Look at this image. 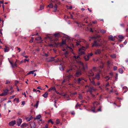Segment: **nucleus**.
<instances>
[{"instance_id": "f257e3e1", "label": "nucleus", "mask_w": 128, "mask_h": 128, "mask_svg": "<svg viewBox=\"0 0 128 128\" xmlns=\"http://www.w3.org/2000/svg\"><path fill=\"white\" fill-rule=\"evenodd\" d=\"M77 64L78 65L77 68L80 70L84 71L88 69V65L86 64H84L82 62L79 61L77 62Z\"/></svg>"}, {"instance_id": "f03ea898", "label": "nucleus", "mask_w": 128, "mask_h": 128, "mask_svg": "<svg viewBox=\"0 0 128 128\" xmlns=\"http://www.w3.org/2000/svg\"><path fill=\"white\" fill-rule=\"evenodd\" d=\"M86 88L88 87L89 89L87 90V92H90V93L92 95V97H94L95 96L93 94H92V91H95L96 90V89L92 87H90V86H88V85H86L85 86Z\"/></svg>"}, {"instance_id": "7ed1b4c3", "label": "nucleus", "mask_w": 128, "mask_h": 128, "mask_svg": "<svg viewBox=\"0 0 128 128\" xmlns=\"http://www.w3.org/2000/svg\"><path fill=\"white\" fill-rule=\"evenodd\" d=\"M86 49V48L84 46H82L79 49V54L80 55H82L84 54L85 53L84 51Z\"/></svg>"}, {"instance_id": "20e7f679", "label": "nucleus", "mask_w": 128, "mask_h": 128, "mask_svg": "<svg viewBox=\"0 0 128 128\" xmlns=\"http://www.w3.org/2000/svg\"><path fill=\"white\" fill-rule=\"evenodd\" d=\"M9 91L8 90L7 88L6 90H4L3 92L0 94V95H1V96H4L7 95L8 94Z\"/></svg>"}, {"instance_id": "39448f33", "label": "nucleus", "mask_w": 128, "mask_h": 128, "mask_svg": "<svg viewBox=\"0 0 128 128\" xmlns=\"http://www.w3.org/2000/svg\"><path fill=\"white\" fill-rule=\"evenodd\" d=\"M66 44V40H62V43H55L56 46H57L59 45L60 46H62L64 44Z\"/></svg>"}, {"instance_id": "423d86ee", "label": "nucleus", "mask_w": 128, "mask_h": 128, "mask_svg": "<svg viewBox=\"0 0 128 128\" xmlns=\"http://www.w3.org/2000/svg\"><path fill=\"white\" fill-rule=\"evenodd\" d=\"M93 104L94 105L93 108L94 109H93L92 110V111L95 112L94 110L96 108V106H97L99 104L96 101L95 102L93 103Z\"/></svg>"}, {"instance_id": "0eeeda50", "label": "nucleus", "mask_w": 128, "mask_h": 128, "mask_svg": "<svg viewBox=\"0 0 128 128\" xmlns=\"http://www.w3.org/2000/svg\"><path fill=\"white\" fill-rule=\"evenodd\" d=\"M16 123L15 120H12L9 122V124L10 126H13Z\"/></svg>"}, {"instance_id": "6e6552de", "label": "nucleus", "mask_w": 128, "mask_h": 128, "mask_svg": "<svg viewBox=\"0 0 128 128\" xmlns=\"http://www.w3.org/2000/svg\"><path fill=\"white\" fill-rule=\"evenodd\" d=\"M54 57H51L47 58L46 60V61L48 62H50L53 61L54 59Z\"/></svg>"}, {"instance_id": "1a4fd4ad", "label": "nucleus", "mask_w": 128, "mask_h": 128, "mask_svg": "<svg viewBox=\"0 0 128 128\" xmlns=\"http://www.w3.org/2000/svg\"><path fill=\"white\" fill-rule=\"evenodd\" d=\"M22 122V119L21 118H19L17 120V122L18 125V126H19L20 125L21 123Z\"/></svg>"}, {"instance_id": "9d476101", "label": "nucleus", "mask_w": 128, "mask_h": 128, "mask_svg": "<svg viewBox=\"0 0 128 128\" xmlns=\"http://www.w3.org/2000/svg\"><path fill=\"white\" fill-rule=\"evenodd\" d=\"M88 74L89 76H93L94 75V73L91 70H90L88 72Z\"/></svg>"}, {"instance_id": "9b49d317", "label": "nucleus", "mask_w": 128, "mask_h": 128, "mask_svg": "<svg viewBox=\"0 0 128 128\" xmlns=\"http://www.w3.org/2000/svg\"><path fill=\"white\" fill-rule=\"evenodd\" d=\"M102 50H101L98 49L96 50V51L95 52V54H100L101 53Z\"/></svg>"}, {"instance_id": "f8f14e48", "label": "nucleus", "mask_w": 128, "mask_h": 128, "mask_svg": "<svg viewBox=\"0 0 128 128\" xmlns=\"http://www.w3.org/2000/svg\"><path fill=\"white\" fill-rule=\"evenodd\" d=\"M9 61L12 68H14V66H15L16 67L17 66V65L16 63H15L14 64H13V63L12 62H10V60H9Z\"/></svg>"}, {"instance_id": "ddd939ff", "label": "nucleus", "mask_w": 128, "mask_h": 128, "mask_svg": "<svg viewBox=\"0 0 128 128\" xmlns=\"http://www.w3.org/2000/svg\"><path fill=\"white\" fill-rule=\"evenodd\" d=\"M100 45L98 43H97L96 41H94V43L92 44V46L93 47L94 46H99Z\"/></svg>"}, {"instance_id": "4468645a", "label": "nucleus", "mask_w": 128, "mask_h": 128, "mask_svg": "<svg viewBox=\"0 0 128 128\" xmlns=\"http://www.w3.org/2000/svg\"><path fill=\"white\" fill-rule=\"evenodd\" d=\"M90 57H89V55L88 54L87 56H86L84 57V58L85 60H89Z\"/></svg>"}, {"instance_id": "2eb2a0df", "label": "nucleus", "mask_w": 128, "mask_h": 128, "mask_svg": "<svg viewBox=\"0 0 128 128\" xmlns=\"http://www.w3.org/2000/svg\"><path fill=\"white\" fill-rule=\"evenodd\" d=\"M100 75L99 74H96L95 76V78L98 80H99L100 79Z\"/></svg>"}, {"instance_id": "dca6fc26", "label": "nucleus", "mask_w": 128, "mask_h": 128, "mask_svg": "<svg viewBox=\"0 0 128 128\" xmlns=\"http://www.w3.org/2000/svg\"><path fill=\"white\" fill-rule=\"evenodd\" d=\"M84 80V79L82 78H78V83L79 84H81L82 82V80Z\"/></svg>"}, {"instance_id": "f3484780", "label": "nucleus", "mask_w": 128, "mask_h": 128, "mask_svg": "<svg viewBox=\"0 0 128 128\" xmlns=\"http://www.w3.org/2000/svg\"><path fill=\"white\" fill-rule=\"evenodd\" d=\"M48 93L47 92H46L42 96L44 98H46L47 97L48 95Z\"/></svg>"}, {"instance_id": "a211bd4d", "label": "nucleus", "mask_w": 128, "mask_h": 128, "mask_svg": "<svg viewBox=\"0 0 128 128\" xmlns=\"http://www.w3.org/2000/svg\"><path fill=\"white\" fill-rule=\"evenodd\" d=\"M56 90V88L54 87H52L49 89L48 91L50 92L51 90Z\"/></svg>"}, {"instance_id": "6ab92c4d", "label": "nucleus", "mask_w": 128, "mask_h": 128, "mask_svg": "<svg viewBox=\"0 0 128 128\" xmlns=\"http://www.w3.org/2000/svg\"><path fill=\"white\" fill-rule=\"evenodd\" d=\"M109 38L112 41L114 40V38L112 35H110L109 36Z\"/></svg>"}, {"instance_id": "aec40b11", "label": "nucleus", "mask_w": 128, "mask_h": 128, "mask_svg": "<svg viewBox=\"0 0 128 128\" xmlns=\"http://www.w3.org/2000/svg\"><path fill=\"white\" fill-rule=\"evenodd\" d=\"M81 74V73L80 72L78 71L76 73V76H78Z\"/></svg>"}, {"instance_id": "412c9836", "label": "nucleus", "mask_w": 128, "mask_h": 128, "mask_svg": "<svg viewBox=\"0 0 128 128\" xmlns=\"http://www.w3.org/2000/svg\"><path fill=\"white\" fill-rule=\"evenodd\" d=\"M54 36L56 37H59L60 36V34L59 33L55 34H54Z\"/></svg>"}, {"instance_id": "4be33fe9", "label": "nucleus", "mask_w": 128, "mask_h": 128, "mask_svg": "<svg viewBox=\"0 0 128 128\" xmlns=\"http://www.w3.org/2000/svg\"><path fill=\"white\" fill-rule=\"evenodd\" d=\"M32 118H33L32 117V116H31L29 117H27L26 118V119L28 121H30V120H31Z\"/></svg>"}, {"instance_id": "5701e85b", "label": "nucleus", "mask_w": 128, "mask_h": 128, "mask_svg": "<svg viewBox=\"0 0 128 128\" xmlns=\"http://www.w3.org/2000/svg\"><path fill=\"white\" fill-rule=\"evenodd\" d=\"M58 7L57 5L56 4H55V5L54 6V11L55 12L57 10V8Z\"/></svg>"}, {"instance_id": "b1692460", "label": "nucleus", "mask_w": 128, "mask_h": 128, "mask_svg": "<svg viewBox=\"0 0 128 128\" xmlns=\"http://www.w3.org/2000/svg\"><path fill=\"white\" fill-rule=\"evenodd\" d=\"M4 52H8L9 50V48H8L6 46V48L4 49Z\"/></svg>"}, {"instance_id": "393cba45", "label": "nucleus", "mask_w": 128, "mask_h": 128, "mask_svg": "<svg viewBox=\"0 0 128 128\" xmlns=\"http://www.w3.org/2000/svg\"><path fill=\"white\" fill-rule=\"evenodd\" d=\"M41 117V116L40 115H38L36 116L35 119H40Z\"/></svg>"}, {"instance_id": "a878e982", "label": "nucleus", "mask_w": 128, "mask_h": 128, "mask_svg": "<svg viewBox=\"0 0 128 128\" xmlns=\"http://www.w3.org/2000/svg\"><path fill=\"white\" fill-rule=\"evenodd\" d=\"M52 36H49L47 35L46 37L45 38L46 39L47 38H48L50 39V40H52Z\"/></svg>"}, {"instance_id": "bb28decb", "label": "nucleus", "mask_w": 128, "mask_h": 128, "mask_svg": "<svg viewBox=\"0 0 128 128\" xmlns=\"http://www.w3.org/2000/svg\"><path fill=\"white\" fill-rule=\"evenodd\" d=\"M118 71L119 72L120 74H122L124 72V71L121 68H120L118 70Z\"/></svg>"}, {"instance_id": "cd10ccee", "label": "nucleus", "mask_w": 128, "mask_h": 128, "mask_svg": "<svg viewBox=\"0 0 128 128\" xmlns=\"http://www.w3.org/2000/svg\"><path fill=\"white\" fill-rule=\"evenodd\" d=\"M48 6L50 8H52L53 7V5L51 3L48 5Z\"/></svg>"}, {"instance_id": "c85d7f7f", "label": "nucleus", "mask_w": 128, "mask_h": 128, "mask_svg": "<svg viewBox=\"0 0 128 128\" xmlns=\"http://www.w3.org/2000/svg\"><path fill=\"white\" fill-rule=\"evenodd\" d=\"M44 8V6L43 4L41 5L40 6V10H42Z\"/></svg>"}, {"instance_id": "c756f323", "label": "nucleus", "mask_w": 128, "mask_h": 128, "mask_svg": "<svg viewBox=\"0 0 128 128\" xmlns=\"http://www.w3.org/2000/svg\"><path fill=\"white\" fill-rule=\"evenodd\" d=\"M72 75L70 74L69 75L67 76V79L69 80L70 78H72Z\"/></svg>"}, {"instance_id": "7c9ffc66", "label": "nucleus", "mask_w": 128, "mask_h": 128, "mask_svg": "<svg viewBox=\"0 0 128 128\" xmlns=\"http://www.w3.org/2000/svg\"><path fill=\"white\" fill-rule=\"evenodd\" d=\"M100 32L104 34L105 33L106 31L104 30H100Z\"/></svg>"}, {"instance_id": "2f4dec72", "label": "nucleus", "mask_w": 128, "mask_h": 128, "mask_svg": "<svg viewBox=\"0 0 128 128\" xmlns=\"http://www.w3.org/2000/svg\"><path fill=\"white\" fill-rule=\"evenodd\" d=\"M110 56L112 58H115L116 57V55L115 54L111 55H110Z\"/></svg>"}, {"instance_id": "473e14b6", "label": "nucleus", "mask_w": 128, "mask_h": 128, "mask_svg": "<svg viewBox=\"0 0 128 128\" xmlns=\"http://www.w3.org/2000/svg\"><path fill=\"white\" fill-rule=\"evenodd\" d=\"M118 37L120 39H122L124 38V36L121 35H119Z\"/></svg>"}, {"instance_id": "72a5a7b5", "label": "nucleus", "mask_w": 128, "mask_h": 128, "mask_svg": "<svg viewBox=\"0 0 128 128\" xmlns=\"http://www.w3.org/2000/svg\"><path fill=\"white\" fill-rule=\"evenodd\" d=\"M48 122H51V124H53L54 123V122L52 121L51 119H50L48 120Z\"/></svg>"}, {"instance_id": "f704fd0d", "label": "nucleus", "mask_w": 128, "mask_h": 128, "mask_svg": "<svg viewBox=\"0 0 128 128\" xmlns=\"http://www.w3.org/2000/svg\"><path fill=\"white\" fill-rule=\"evenodd\" d=\"M108 78V79L106 80V81H107L110 79V77H109L108 76H106L105 77V78L106 79Z\"/></svg>"}, {"instance_id": "c9c22d12", "label": "nucleus", "mask_w": 128, "mask_h": 128, "mask_svg": "<svg viewBox=\"0 0 128 128\" xmlns=\"http://www.w3.org/2000/svg\"><path fill=\"white\" fill-rule=\"evenodd\" d=\"M91 82L94 85L96 86V84H95V82L94 81V80H93L92 81H91Z\"/></svg>"}, {"instance_id": "e433bc0d", "label": "nucleus", "mask_w": 128, "mask_h": 128, "mask_svg": "<svg viewBox=\"0 0 128 128\" xmlns=\"http://www.w3.org/2000/svg\"><path fill=\"white\" fill-rule=\"evenodd\" d=\"M41 39V38L40 37H38L37 38H36V40H40Z\"/></svg>"}, {"instance_id": "4c0bfd02", "label": "nucleus", "mask_w": 128, "mask_h": 128, "mask_svg": "<svg viewBox=\"0 0 128 128\" xmlns=\"http://www.w3.org/2000/svg\"><path fill=\"white\" fill-rule=\"evenodd\" d=\"M79 56H73V58L75 59H77V58H79Z\"/></svg>"}, {"instance_id": "58836bf2", "label": "nucleus", "mask_w": 128, "mask_h": 128, "mask_svg": "<svg viewBox=\"0 0 128 128\" xmlns=\"http://www.w3.org/2000/svg\"><path fill=\"white\" fill-rule=\"evenodd\" d=\"M56 124H58L60 123V121L58 119H57L56 122Z\"/></svg>"}, {"instance_id": "ea45409f", "label": "nucleus", "mask_w": 128, "mask_h": 128, "mask_svg": "<svg viewBox=\"0 0 128 128\" xmlns=\"http://www.w3.org/2000/svg\"><path fill=\"white\" fill-rule=\"evenodd\" d=\"M10 83V81L9 80H6V84H8L9 83Z\"/></svg>"}, {"instance_id": "a19ab883", "label": "nucleus", "mask_w": 128, "mask_h": 128, "mask_svg": "<svg viewBox=\"0 0 128 128\" xmlns=\"http://www.w3.org/2000/svg\"><path fill=\"white\" fill-rule=\"evenodd\" d=\"M72 70V68H70L68 70H66V72H68Z\"/></svg>"}, {"instance_id": "79ce46f5", "label": "nucleus", "mask_w": 128, "mask_h": 128, "mask_svg": "<svg viewBox=\"0 0 128 128\" xmlns=\"http://www.w3.org/2000/svg\"><path fill=\"white\" fill-rule=\"evenodd\" d=\"M80 42V41H78V40H77L76 42V45H78L80 44L79 42Z\"/></svg>"}, {"instance_id": "37998d69", "label": "nucleus", "mask_w": 128, "mask_h": 128, "mask_svg": "<svg viewBox=\"0 0 128 128\" xmlns=\"http://www.w3.org/2000/svg\"><path fill=\"white\" fill-rule=\"evenodd\" d=\"M67 7V8L68 9H71L72 8V6H70V7H68V6H66Z\"/></svg>"}, {"instance_id": "c03bdc74", "label": "nucleus", "mask_w": 128, "mask_h": 128, "mask_svg": "<svg viewBox=\"0 0 128 128\" xmlns=\"http://www.w3.org/2000/svg\"><path fill=\"white\" fill-rule=\"evenodd\" d=\"M79 98L80 100H82V96L81 95L79 94Z\"/></svg>"}, {"instance_id": "a18cd8bd", "label": "nucleus", "mask_w": 128, "mask_h": 128, "mask_svg": "<svg viewBox=\"0 0 128 128\" xmlns=\"http://www.w3.org/2000/svg\"><path fill=\"white\" fill-rule=\"evenodd\" d=\"M32 125L30 124V126L31 128H35V125H33V126H32Z\"/></svg>"}, {"instance_id": "49530a36", "label": "nucleus", "mask_w": 128, "mask_h": 128, "mask_svg": "<svg viewBox=\"0 0 128 128\" xmlns=\"http://www.w3.org/2000/svg\"><path fill=\"white\" fill-rule=\"evenodd\" d=\"M101 108H102V107L101 106H100L99 107V108L98 110V111H101Z\"/></svg>"}, {"instance_id": "de8ad7c7", "label": "nucleus", "mask_w": 128, "mask_h": 128, "mask_svg": "<svg viewBox=\"0 0 128 128\" xmlns=\"http://www.w3.org/2000/svg\"><path fill=\"white\" fill-rule=\"evenodd\" d=\"M80 105L79 104H78V103L77 104L76 106V108H77L78 106H80Z\"/></svg>"}, {"instance_id": "09e8293b", "label": "nucleus", "mask_w": 128, "mask_h": 128, "mask_svg": "<svg viewBox=\"0 0 128 128\" xmlns=\"http://www.w3.org/2000/svg\"><path fill=\"white\" fill-rule=\"evenodd\" d=\"M96 68L95 67H93V69L95 71H96Z\"/></svg>"}, {"instance_id": "8fccbe9b", "label": "nucleus", "mask_w": 128, "mask_h": 128, "mask_svg": "<svg viewBox=\"0 0 128 128\" xmlns=\"http://www.w3.org/2000/svg\"><path fill=\"white\" fill-rule=\"evenodd\" d=\"M60 70H62L63 69V68L62 67V66L61 65V64H60Z\"/></svg>"}, {"instance_id": "3c124183", "label": "nucleus", "mask_w": 128, "mask_h": 128, "mask_svg": "<svg viewBox=\"0 0 128 128\" xmlns=\"http://www.w3.org/2000/svg\"><path fill=\"white\" fill-rule=\"evenodd\" d=\"M48 128V124H46L45 126V127H44L43 128Z\"/></svg>"}, {"instance_id": "603ef678", "label": "nucleus", "mask_w": 128, "mask_h": 128, "mask_svg": "<svg viewBox=\"0 0 128 128\" xmlns=\"http://www.w3.org/2000/svg\"><path fill=\"white\" fill-rule=\"evenodd\" d=\"M35 70H33L32 71H30V72L31 74H34V72H35Z\"/></svg>"}, {"instance_id": "864d4df0", "label": "nucleus", "mask_w": 128, "mask_h": 128, "mask_svg": "<svg viewBox=\"0 0 128 128\" xmlns=\"http://www.w3.org/2000/svg\"><path fill=\"white\" fill-rule=\"evenodd\" d=\"M88 54L89 55V57H90V56H91L93 54L92 53H91L90 54Z\"/></svg>"}, {"instance_id": "5fc2aeb1", "label": "nucleus", "mask_w": 128, "mask_h": 128, "mask_svg": "<svg viewBox=\"0 0 128 128\" xmlns=\"http://www.w3.org/2000/svg\"><path fill=\"white\" fill-rule=\"evenodd\" d=\"M22 55L24 57L26 58H27L28 57V56H24V55H23V54H22Z\"/></svg>"}, {"instance_id": "6e6d98bb", "label": "nucleus", "mask_w": 128, "mask_h": 128, "mask_svg": "<svg viewBox=\"0 0 128 128\" xmlns=\"http://www.w3.org/2000/svg\"><path fill=\"white\" fill-rule=\"evenodd\" d=\"M114 70H116L117 69V67H116V66H114Z\"/></svg>"}, {"instance_id": "4d7b16f0", "label": "nucleus", "mask_w": 128, "mask_h": 128, "mask_svg": "<svg viewBox=\"0 0 128 128\" xmlns=\"http://www.w3.org/2000/svg\"><path fill=\"white\" fill-rule=\"evenodd\" d=\"M26 61H27L28 62H29V60H27L26 59H25L24 60V62H25Z\"/></svg>"}, {"instance_id": "13d9d810", "label": "nucleus", "mask_w": 128, "mask_h": 128, "mask_svg": "<svg viewBox=\"0 0 128 128\" xmlns=\"http://www.w3.org/2000/svg\"><path fill=\"white\" fill-rule=\"evenodd\" d=\"M38 106V105L36 104L34 105V107H36V108H37Z\"/></svg>"}, {"instance_id": "bf43d9fd", "label": "nucleus", "mask_w": 128, "mask_h": 128, "mask_svg": "<svg viewBox=\"0 0 128 128\" xmlns=\"http://www.w3.org/2000/svg\"><path fill=\"white\" fill-rule=\"evenodd\" d=\"M16 48H17V50H19V52H20V49L17 47H16Z\"/></svg>"}, {"instance_id": "052dcab7", "label": "nucleus", "mask_w": 128, "mask_h": 128, "mask_svg": "<svg viewBox=\"0 0 128 128\" xmlns=\"http://www.w3.org/2000/svg\"><path fill=\"white\" fill-rule=\"evenodd\" d=\"M127 42L126 40L124 42V44H126Z\"/></svg>"}, {"instance_id": "680f3d73", "label": "nucleus", "mask_w": 128, "mask_h": 128, "mask_svg": "<svg viewBox=\"0 0 128 128\" xmlns=\"http://www.w3.org/2000/svg\"><path fill=\"white\" fill-rule=\"evenodd\" d=\"M22 94L23 95H24V96H25V97H26V94H25V92H24V93H22Z\"/></svg>"}, {"instance_id": "e2e57ef3", "label": "nucleus", "mask_w": 128, "mask_h": 128, "mask_svg": "<svg viewBox=\"0 0 128 128\" xmlns=\"http://www.w3.org/2000/svg\"><path fill=\"white\" fill-rule=\"evenodd\" d=\"M22 104L24 105L25 104V102L24 101H23L22 102Z\"/></svg>"}, {"instance_id": "0e129e2a", "label": "nucleus", "mask_w": 128, "mask_h": 128, "mask_svg": "<svg viewBox=\"0 0 128 128\" xmlns=\"http://www.w3.org/2000/svg\"><path fill=\"white\" fill-rule=\"evenodd\" d=\"M96 84L98 85H100V82H98Z\"/></svg>"}, {"instance_id": "69168bd1", "label": "nucleus", "mask_w": 128, "mask_h": 128, "mask_svg": "<svg viewBox=\"0 0 128 128\" xmlns=\"http://www.w3.org/2000/svg\"><path fill=\"white\" fill-rule=\"evenodd\" d=\"M2 29H0V33L2 35Z\"/></svg>"}, {"instance_id": "338daca9", "label": "nucleus", "mask_w": 128, "mask_h": 128, "mask_svg": "<svg viewBox=\"0 0 128 128\" xmlns=\"http://www.w3.org/2000/svg\"><path fill=\"white\" fill-rule=\"evenodd\" d=\"M118 74H116V79H117V78H118Z\"/></svg>"}, {"instance_id": "774afa93", "label": "nucleus", "mask_w": 128, "mask_h": 128, "mask_svg": "<svg viewBox=\"0 0 128 128\" xmlns=\"http://www.w3.org/2000/svg\"><path fill=\"white\" fill-rule=\"evenodd\" d=\"M120 47H122L123 46V44H120Z\"/></svg>"}]
</instances>
